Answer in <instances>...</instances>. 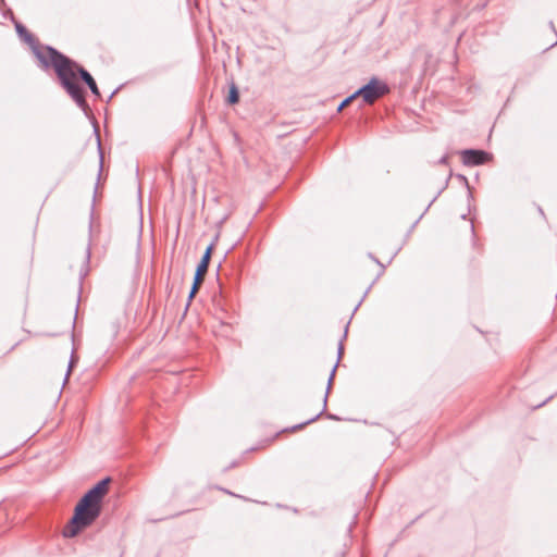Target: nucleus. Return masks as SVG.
Wrapping results in <instances>:
<instances>
[{"mask_svg": "<svg viewBox=\"0 0 557 557\" xmlns=\"http://www.w3.org/2000/svg\"><path fill=\"white\" fill-rule=\"evenodd\" d=\"M51 60L50 69L55 73L59 85L64 89L75 104L86 114L90 113V107L86 101V90L78 83L81 79L91 91V94L100 98L101 94L92 75L75 60L71 59L63 52H54Z\"/></svg>", "mask_w": 557, "mask_h": 557, "instance_id": "obj_1", "label": "nucleus"}, {"mask_svg": "<svg viewBox=\"0 0 557 557\" xmlns=\"http://www.w3.org/2000/svg\"><path fill=\"white\" fill-rule=\"evenodd\" d=\"M111 478L106 476L89 488L77 502L74 513L70 519L63 535L74 537L84 529L91 525L101 515V505L104 496L109 492Z\"/></svg>", "mask_w": 557, "mask_h": 557, "instance_id": "obj_2", "label": "nucleus"}, {"mask_svg": "<svg viewBox=\"0 0 557 557\" xmlns=\"http://www.w3.org/2000/svg\"><path fill=\"white\" fill-rule=\"evenodd\" d=\"M15 30L18 37L29 45L33 54L38 60L39 66L44 71L50 70L51 60L54 58V52H60L57 48L49 45H40L37 38L28 32V29L22 24H15Z\"/></svg>", "mask_w": 557, "mask_h": 557, "instance_id": "obj_3", "label": "nucleus"}, {"mask_svg": "<svg viewBox=\"0 0 557 557\" xmlns=\"http://www.w3.org/2000/svg\"><path fill=\"white\" fill-rule=\"evenodd\" d=\"M391 91L389 86L373 76L369 82L358 88V95L362 98L364 103L372 104L375 100L382 98Z\"/></svg>", "mask_w": 557, "mask_h": 557, "instance_id": "obj_4", "label": "nucleus"}, {"mask_svg": "<svg viewBox=\"0 0 557 557\" xmlns=\"http://www.w3.org/2000/svg\"><path fill=\"white\" fill-rule=\"evenodd\" d=\"M212 251H213V244H210L206 248L199 263L197 264V268H196V271L194 274L193 284H191V287H190V290L188 294L186 308L190 305L191 300L195 298V296L199 292V288L205 280V275L207 274L208 269H209L210 260L212 257Z\"/></svg>", "mask_w": 557, "mask_h": 557, "instance_id": "obj_5", "label": "nucleus"}, {"mask_svg": "<svg viewBox=\"0 0 557 557\" xmlns=\"http://www.w3.org/2000/svg\"><path fill=\"white\" fill-rule=\"evenodd\" d=\"M462 163L467 166H475L485 164L491 154L481 149H465L461 151Z\"/></svg>", "mask_w": 557, "mask_h": 557, "instance_id": "obj_6", "label": "nucleus"}, {"mask_svg": "<svg viewBox=\"0 0 557 557\" xmlns=\"http://www.w3.org/2000/svg\"><path fill=\"white\" fill-rule=\"evenodd\" d=\"M337 366L338 364L335 363L333 369H332V371H331V373H330V376H329V380H327L326 392H325V395H324V398H323V408H322V410L319 413H317L314 417L310 418L309 420L292 426L290 428L292 431H298V430L302 429L304 426H306V425L317 421L323 414V412L326 409L327 397H329V393L331 391V387H332V384H333V381H334V376H335V372H336Z\"/></svg>", "mask_w": 557, "mask_h": 557, "instance_id": "obj_7", "label": "nucleus"}, {"mask_svg": "<svg viewBox=\"0 0 557 557\" xmlns=\"http://www.w3.org/2000/svg\"><path fill=\"white\" fill-rule=\"evenodd\" d=\"M239 101V90L237 86L232 83L228 88V95L226 97V102L228 104H236Z\"/></svg>", "mask_w": 557, "mask_h": 557, "instance_id": "obj_8", "label": "nucleus"}, {"mask_svg": "<svg viewBox=\"0 0 557 557\" xmlns=\"http://www.w3.org/2000/svg\"><path fill=\"white\" fill-rule=\"evenodd\" d=\"M349 321L346 323L345 325V329H344V334L338 343V347H337V361L336 363L338 364L339 363V360L344 354V339H346L347 337V334H348V327H349Z\"/></svg>", "mask_w": 557, "mask_h": 557, "instance_id": "obj_9", "label": "nucleus"}, {"mask_svg": "<svg viewBox=\"0 0 557 557\" xmlns=\"http://www.w3.org/2000/svg\"><path fill=\"white\" fill-rule=\"evenodd\" d=\"M360 97V95H358V89L352 92L350 96L346 97L337 107V112H341L342 110H344L348 104H350L352 102V100H355L356 98Z\"/></svg>", "mask_w": 557, "mask_h": 557, "instance_id": "obj_10", "label": "nucleus"}, {"mask_svg": "<svg viewBox=\"0 0 557 557\" xmlns=\"http://www.w3.org/2000/svg\"><path fill=\"white\" fill-rule=\"evenodd\" d=\"M95 133H96V136H97L98 151H99V156H100V170H99V174H98L100 176L101 170H102V163H103V152H102L101 143H100V136L98 134L97 127L95 128Z\"/></svg>", "mask_w": 557, "mask_h": 557, "instance_id": "obj_11", "label": "nucleus"}, {"mask_svg": "<svg viewBox=\"0 0 557 557\" xmlns=\"http://www.w3.org/2000/svg\"><path fill=\"white\" fill-rule=\"evenodd\" d=\"M436 197L435 196L431 201L430 203L426 206V208L424 209V211L419 215V218L414 221V223L412 224L411 228H413L418 223L419 221L422 219V216L424 215V213L429 210V208L431 207V205L436 200Z\"/></svg>", "mask_w": 557, "mask_h": 557, "instance_id": "obj_12", "label": "nucleus"}, {"mask_svg": "<svg viewBox=\"0 0 557 557\" xmlns=\"http://www.w3.org/2000/svg\"><path fill=\"white\" fill-rule=\"evenodd\" d=\"M457 178H458L459 181H461V182L466 185V187L468 188V190H470V186H469L468 178H467L465 175H462V174H458V175H457ZM469 197H472L471 191H469Z\"/></svg>", "mask_w": 557, "mask_h": 557, "instance_id": "obj_13", "label": "nucleus"}, {"mask_svg": "<svg viewBox=\"0 0 557 557\" xmlns=\"http://www.w3.org/2000/svg\"><path fill=\"white\" fill-rule=\"evenodd\" d=\"M74 363H75V357H74V355L72 354V355H71V358H70L69 367H67V372H66V375H65V381L67 380V377H69V375H70V372H71V370H72V368H73Z\"/></svg>", "mask_w": 557, "mask_h": 557, "instance_id": "obj_14", "label": "nucleus"}, {"mask_svg": "<svg viewBox=\"0 0 557 557\" xmlns=\"http://www.w3.org/2000/svg\"><path fill=\"white\" fill-rule=\"evenodd\" d=\"M372 284L368 287V289L364 292V295L363 297L361 298V300L357 304V306L354 308V311H352V314L357 311V309L359 308V306L361 305L363 298L367 296L368 292L370 290Z\"/></svg>", "mask_w": 557, "mask_h": 557, "instance_id": "obj_15", "label": "nucleus"}, {"mask_svg": "<svg viewBox=\"0 0 557 557\" xmlns=\"http://www.w3.org/2000/svg\"><path fill=\"white\" fill-rule=\"evenodd\" d=\"M374 262L381 267V271H380V273L377 275V277H379V276H381L384 273L385 265L383 263H381V261L377 258L374 260Z\"/></svg>", "mask_w": 557, "mask_h": 557, "instance_id": "obj_16", "label": "nucleus"}, {"mask_svg": "<svg viewBox=\"0 0 557 557\" xmlns=\"http://www.w3.org/2000/svg\"><path fill=\"white\" fill-rule=\"evenodd\" d=\"M374 262L381 267V271H380V273L377 275V277H379V276H381L384 273L385 265L383 263H381V261L377 258L374 260Z\"/></svg>", "mask_w": 557, "mask_h": 557, "instance_id": "obj_17", "label": "nucleus"}, {"mask_svg": "<svg viewBox=\"0 0 557 557\" xmlns=\"http://www.w3.org/2000/svg\"><path fill=\"white\" fill-rule=\"evenodd\" d=\"M553 398V395H550L549 397H547L545 400H543L542 403L537 404L536 406H534V408H540L542 406H544L547 401H549L550 399Z\"/></svg>", "mask_w": 557, "mask_h": 557, "instance_id": "obj_18", "label": "nucleus"}, {"mask_svg": "<svg viewBox=\"0 0 557 557\" xmlns=\"http://www.w3.org/2000/svg\"><path fill=\"white\" fill-rule=\"evenodd\" d=\"M89 259H90V246L88 245V247L86 249V256H85L86 263L89 262Z\"/></svg>", "mask_w": 557, "mask_h": 557, "instance_id": "obj_19", "label": "nucleus"}, {"mask_svg": "<svg viewBox=\"0 0 557 557\" xmlns=\"http://www.w3.org/2000/svg\"><path fill=\"white\" fill-rule=\"evenodd\" d=\"M448 162V156H443L440 160H438V164H447Z\"/></svg>", "mask_w": 557, "mask_h": 557, "instance_id": "obj_20", "label": "nucleus"}, {"mask_svg": "<svg viewBox=\"0 0 557 557\" xmlns=\"http://www.w3.org/2000/svg\"><path fill=\"white\" fill-rule=\"evenodd\" d=\"M326 417L332 420H337L338 418L335 414L327 413Z\"/></svg>", "mask_w": 557, "mask_h": 557, "instance_id": "obj_21", "label": "nucleus"}, {"mask_svg": "<svg viewBox=\"0 0 557 557\" xmlns=\"http://www.w3.org/2000/svg\"><path fill=\"white\" fill-rule=\"evenodd\" d=\"M117 91H119V88L114 89V90L112 91V94L110 95L109 100H111V99L113 98V96H114Z\"/></svg>", "mask_w": 557, "mask_h": 557, "instance_id": "obj_22", "label": "nucleus"}, {"mask_svg": "<svg viewBox=\"0 0 557 557\" xmlns=\"http://www.w3.org/2000/svg\"><path fill=\"white\" fill-rule=\"evenodd\" d=\"M368 256H369V258H370L371 260H373V261L376 259V257H375L373 253H371V252H370Z\"/></svg>", "mask_w": 557, "mask_h": 557, "instance_id": "obj_23", "label": "nucleus"}, {"mask_svg": "<svg viewBox=\"0 0 557 557\" xmlns=\"http://www.w3.org/2000/svg\"><path fill=\"white\" fill-rule=\"evenodd\" d=\"M539 212H540L542 215H544V211H543V209H542V208H539Z\"/></svg>", "mask_w": 557, "mask_h": 557, "instance_id": "obj_24", "label": "nucleus"}]
</instances>
